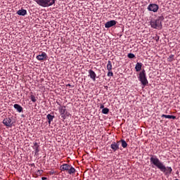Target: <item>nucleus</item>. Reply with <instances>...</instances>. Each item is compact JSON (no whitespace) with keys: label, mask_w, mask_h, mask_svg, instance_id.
I'll list each match as a JSON object with an SVG mask.
<instances>
[{"label":"nucleus","mask_w":180,"mask_h":180,"mask_svg":"<svg viewBox=\"0 0 180 180\" xmlns=\"http://www.w3.org/2000/svg\"><path fill=\"white\" fill-rule=\"evenodd\" d=\"M121 142L122 144V147L123 148H126V147H127V142H126V141H124V139H121V141H120Z\"/></svg>","instance_id":"nucleus-20"},{"label":"nucleus","mask_w":180,"mask_h":180,"mask_svg":"<svg viewBox=\"0 0 180 180\" xmlns=\"http://www.w3.org/2000/svg\"><path fill=\"white\" fill-rule=\"evenodd\" d=\"M17 15H19L20 16H25V15H27V11L25 9H20L17 11Z\"/></svg>","instance_id":"nucleus-14"},{"label":"nucleus","mask_w":180,"mask_h":180,"mask_svg":"<svg viewBox=\"0 0 180 180\" xmlns=\"http://www.w3.org/2000/svg\"><path fill=\"white\" fill-rule=\"evenodd\" d=\"M150 162L154 168V167H157L161 172H164L165 175L167 176H169L171 174H172V167H166L165 165H164V162H161L160 159L157 157V155H150Z\"/></svg>","instance_id":"nucleus-1"},{"label":"nucleus","mask_w":180,"mask_h":180,"mask_svg":"<svg viewBox=\"0 0 180 180\" xmlns=\"http://www.w3.org/2000/svg\"><path fill=\"white\" fill-rule=\"evenodd\" d=\"M161 117H165V119H173V120H175L176 119V117L175 115H162Z\"/></svg>","instance_id":"nucleus-18"},{"label":"nucleus","mask_w":180,"mask_h":180,"mask_svg":"<svg viewBox=\"0 0 180 180\" xmlns=\"http://www.w3.org/2000/svg\"><path fill=\"white\" fill-rule=\"evenodd\" d=\"M41 179L42 180H46V179H47V178L46 177H41Z\"/></svg>","instance_id":"nucleus-29"},{"label":"nucleus","mask_w":180,"mask_h":180,"mask_svg":"<svg viewBox=\"0 0 180 180\" xmlns=\"http://www.w3.org/2000/svg\"><path fill=\"white\" fill-rule=\"evenodd\" d=\"M162 20H164V16L161 15L158 17L155 20L150 21L151 27L153 29H158L159 30L162 29Z\"/></svg>","instance_id":"nucleus-3"},{"label":"nucleus","mask_w":180,"mask_h":180,"mask_svg":"<svg viewBox=\"0 0 180 180\" xmlns=\"http://www.w3.org/2000/svg\"><path fill=\"white\" fill-rule=\"evenodd\" d=\"M66 86H71V84H68L66 85Z\"/></svg>","instance_id":"nucleus-30"},{"label":"nucleus","mask_w":180,"mask_h":180,"mask_svg":"<svg viewBox=\"0 0 180 180\" xmlns=\"http://www.w3.org/2000/svg\"><path fill=\"white\" fill-rule=\"evenodd\" d=\"M108 77H113V72L111 71H108Z\"/></svg>","instance_id":"nucleus-27"},{"label":"nucleus","mask_w":180,"mask_h":180,"mask_svg":"<svg viewBox=\"0 0 180 180\" xmlns=\"http://www.w3.org/2000/svg\"><path fill=\"white\" fill-rule=\"evenodd\" d=\"M102 113H103V115H108V113H109V108H105L102 110Z\"/></svg>","instance_id":"nucleus-22"},{"label":"nucleus","mask_w":180,"mask_h":180,"mask_svg":"<svg viewBox=\"0 0 180 180\" xmlns=\"http://www.w3.org/2000/svg\"><path fill=\"white\" fill-rule=\"evenodd\" d=\"M148 11L149 12H153L155 13L156 12H158V9H160V6H158L156 4H150L147 7Z\"/></svg>","instance_id":"nucleus-6"},{"label":"nucleus","mask_w":180,"mask_h":180,"mask_svg":"<svg viewBox=\"0 0 180 180\" xmlns=\"http://www.w3.org/2000/svg\"><path fill=\"white\" fill-rule=\"evenodd\" d=\"M43 172H44V171H43L42 169L38 170V171L37 172V175L40 176V175H41V174H43Z\"/></svg>","instance_id":"nucleus-26"},{"label":"nucleus","mask_w":180,"mask_h":180,"mask_svg":"<svg viewBox=\"0 0 180 180\" xmlns=\"http://www.w3.org/2000/svg\"><path fill=\"white\" fill-rule=\"evenodd\" d=\"M30 99L32 101V102H36V97L34 95H31L30 96Z\"/></svg>","instance_id":"nucleus-25"},{"label":"nucleus","mask_w":180,"mask_h":180,"mask_svg":"<svg viewBox=\"0 0 180 180\" xmlns=\"http://www.w3.org/2000/svg\"><path fill=\"white\" fill-rule=\"evenodd\" d=\"M128 58H136V56L134 53H128L127 55Z\"/></svg>","instance_id":"nucleus-24"},{"label":"nucleus","mask_w":180,"mask_h":180,"mask_svg":"<svg viewBox=\"0 0 180 180\" xmlns=\"http://www.w3.org/2000/svg\"><path fill=\"white\" fill-rule=\"evenodd\" d=\"M173 60H174V55H170L167 58V61H169V63H172Z\"/></svg>","instance_id":"nucleus-23"},{"label":"nucleus","mask_w":180,"mask_h":180,"mask_svg":"<svg viewBox=\"0 0 180 180\" xmlns=\"http://www.w3.org/2000/svg\"><path fill=\"white\" fill-rule=\"evenodd\" d=\"M32 148L33 150H34V155H39V153L40 152V146H39V143L37 142H34Z\"/></svg>","instance_id":"nucleus-11"},{"label":"nucleus","mask_w":180,"mask_h":180,"mask_svg":"<svg viewBox=\"0 0 180 180\" xmlns=\"http://www.w3.org/2000/svg\"><path fill=\"white\" fill-rule=\"evenodd\" d=\"M117 23V21L115 20H110L105 24V29H109L110 27H112V26H116Z\"/></svg>","instance_id":"nucleus-10"},{"label":"nucleus","mask_w":180,"mask_h":180,"mask_svg":"<svg viewBox=\"0 0 180 180\" xmlns=\"http://www.w3.org/2000/svg\"><path fill=\"white\" fill-rule=\"evenodd\" d=\"M139 79L141 82L142 85L143 86H146L148 84V80H147V76L146 75V70H143L140 73L139 76Z\"/></svg>","instance_id":"nucleus-5"},{"label":"nucleus","mask_w":180,"mask_h":180,"mask_svg":"<svg viewBox=\"0 0 180 180\" xmlns=\"http://www.w3.org/2000/svg\"><path fill=\"white\" fill-rule=\"evenodd\" d=\"M36 58L38 60V61L47 60V53H46V52H41V53H39L38 56H37Z\"/></svg>","instance_id":"nucleus-9"},{"label":"nucleus","mask_w":180,"mask_h":180,"mask_svg":"<svg viewBox=\"0 0 180 180\" xmlns=\"http://www.w3.org/2000/svg\"><path fill=\"white\" fill-rule=\"evenodd\" d=\"M119 146H120V141L112 142L110 145V148L112 149V151H113V153H116V151L119 150Z\"/></svg>","instance_id":"nucleus-8"},{"label":"nucleus","mask_w":180,"mask_h":180,"mask_svg":"<svg viewBox=\"0 0 180 180\" xmlns=\"http://www.w3.org/2000/svg\"><path fill=\"white\" fill-rule=\"evenodd\" d=\"M39 6L42 8H49V6H53L56 4V0H34Z\"/></svg>","instance_id":"nucleus-2"},{"label":"nucleus","mask_w":180,"mask_h":180,"mask_svg":"<svg viewBox=\"0 0 180 180\" xmlns=\"http://www.w3.org/2000/svg\"><path fill=\"white\" fill-rule=\"evenodd\" d=\"M58 105H59L58 110L59 113L60 114L61 117L63 119V120H65L68 116H70V114L68 112H67V109H65V106H63L60 104L59 102H57Z\"/></svg>","instance_id":"nucleus-4"},{"label":"nucleus","mask_w":180,"mask_h":180,"mask_svg":"<svg viewBox=\"0 0 180 180\" xmlns=\"http://www.w3.org/2000/svg\"><path fill=\"white\" fill-rule=\"evenodd\" d=\"M107 70L108 71H112V62L110 60L108 61Z\"/></svg>","instance_id":"nucleus-21"},{"label":"nucleus","mask_w":180,"mask_h":180,"mask_svg":"<svg viewBox=\"0 0 180 180\" xmlns=\"http://www.w3.org/2000/svg\"><path fill=\"white\" fill-rule=\"evenodd\" d=\"M75 168L70 165L69 169L68 170V174H70V175H72V174H75Z\"/></svg>","instance_id":"nucleus-19"},{"label":"nucleus","mask_w":180,"mask_h":180,"mask_svg":"<svg viewBox=\"0 0 180 180\" xmlns=\"http://www.w3.org/2000/svg\"><path fill=\"white\" fill-rule=\"evenodd\" d=\"M141 67H143V63H137L135 65V70L136 72H139V71H141Z\"/></svg>","instance_id":"nucleus-16"},{"label":"nucleus","mask_w":180,"mask_h":180,"mask_svg":"<svg viewBox=\"0 0 180 180\" xmlns=\"http://www.w3.org/2000/svg\"><path fill=\"white\" fill-rule=\"evenodd\" d=\"M103 108H105V105H101V109H103Z\"/></svg>","instance_id":"nucleus-28"},{"label":"nucleus","mask_w":180,"mask_h":180,"mask_svg":"<svg viewBox=\"0 0 180 180\" xmlns=\"http://www.w3.org/2000/svg\"><path fill=\"white\" fill-rule=\"evenodd\" d=\"M46 119H48L49 124H51V122H53V120L54 119V115H51V114H48L46 115Z\"/></svg>","instance_id":"nucleus-17"},{"label":"nucleus","mask_w":180,"mask_h":180,"mask_svg":"<svg viewBox=\"0 0 180 180\" xmlns=\"http://www.w3.org/2000/svg\"><path fill=\"white\" fill-rule=\"evenodd\" d=\"M13 108L18 112L19 113H22L23 112V108L20 106L19 104H14Z\"/></svg>","instance_id":"nucleus-13"},{"label":"nucleus","mask_w":180,"mask_h":180,"mask_svg":"<svg viewBox=\"0 0 180 180\" xmlns=\"http://www.w3.org/2000/svg\"><path fill=\"white\" fill-rule=\"evenodd\" d=\"M89 77H90L92 81H96V73L94 72L92 70H89Z\"/></svg>","instance_id":"nucleus-12"},{"label":"nucleus","mask_w":180,"mask_h":180,"mask_svg":"<svg viewBox=\"0 0 180 180\" xmlns=\"http://www.w3.org/2000/svg\"><path fill=\"white\" fill-rule=\"evenodd\" d=\"M3 124L6 126V127H12L13 126V122H12V118L11 117H6L5 118L3 122Z\"/></svg>","instance_id":"nucleus-7"},{"label":"nucleus","mask_w":180,"mask_h":180,"mask_svg":"<svg viewBox=\"0 0 180 180\" xmlns=\"http://www.w3.org/2000/svg\"><path fill=\"white\" fill-rule=\"evenodd\" d=\"M71 165H68V164H63L60 166V170L61 171H68V169H70V167Z\"/></svg>","instance_id":"nucleus-15"}]
</instances>
